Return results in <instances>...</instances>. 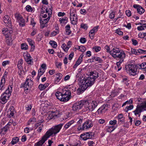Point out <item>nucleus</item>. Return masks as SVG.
<instances>
[{
  "label": "nucleus",
  "instance_id": "c756f323",
  "mask_svg": "<svg viewBox=\"0 0 146 146\" xmlns=\"http://www.w3.org/2000/svg\"><path fill=\"white\" fill-rule=\"evenodd\" d=\"M27 40L29 44L31 46L32 48H33V50H33L35 48V46L34 45L35 43L34 42L33 40L30 38H28ZM31 49H32V48H31Z\"/></svg>",
  "mask_w": 146,
  "mask_h": 146
},
{
  "label": "nucleus",
  "instance_id": "423d86ee",
  "mask_svg": "<svg viewBox=\"0 0 146 146\" xmlns=\"http://www.w3.org/2000/svg\"><path fill=\"white\" fill-rule=\"evenodd\" d=\"M70 15L71 24L73 25H76L78 21V16L76 9L73 8H71L70 9Z\"/></svg>",
  "mask_w": 146,
  "mask_h": 146
},
{
  "label": "nucleus",
  "instance_id": "ea45409f",
  "mask_svg": "<svg viewBox=\"0 0 146 146\" xmlns=\"http://www.w3.org/2000/svg\"><path fill=\"white\" fill-rule=\"evenodd\" d=\"M7 74H8V72H7L6 71H5L4 73L3 76L2 77V79L1 80V82H2V83H4V82H5V77H7Z\"/></svg>",
  "mask_w": 146,
  "mask_h": 146
},
{
  "label": "nucleus",
  "instance_id": "f3484780",
  "mask_svg": "<svg viewBox=\"0 0 146 146\" xmlns=\"http://www.w3.org/2000/svg\"><path fill=\"white\" fill-rule=\"evenodd\" d=\"M46 12V13H47L48 15V17L46 19H44L43 20L45 24H47L48 21L50 19V17H51V15L52 14V10L50 9V10H48L47 8L45 9Z\"/></svg>",
  "mask_w": 146,
  "mask_h": 146
},
{
  "label": "nucleus",
  "instance_id": "f03ea898",
  "mask_svg": "<svg viewBox=\"0 0 146 146\" xmlns=\"http://www.w3.org/2000/svg\"><path fill=\"white\" fill-rule=\"evenodd\" d=\"M93 77L89 76L85 78L84 80H80L79 85L81 88H79L78 89V94H80L82 93L88 87L92 86L94 84V79L92 78Z\"/></svg>",
  "mask_w": 146,
  "mask_h": 146
},
{
  "label": "nucleus",
  "instance_id": "052dcab7",
  "mask_svg": "<svg viewBox=\"0 0 146 146\" xmlns=\"http://www.w3.org/2000/svg\"><path fill=\"white\" fill-rule=\"evenodd\" d=\"M139 53V54L140 53H146V50H143L141 49H138V51H137Z\"/></svg>",
  "mask_w": 146,
  "mask_h": 146
},
{
  "label": "nucleus",
  "instance_id": "7ed1b4c3",
  "mask_svg": "<svg viewBox=\"0 0 146 146\" xmlns=\"http://www.w3.org/2000/svg\"><path fill=\"white\" fill-rule=\"evenodd\" d=\"M13 85L9 86L5 92L1 95V102L2 104H4L7 102L9 100L12 91Z\"/></svg>",
  "mask_w": 146,
  "mask_h": 146
},
{
  "label": "nucleus",
  "instance_id": "0eeeda50",
  "mask_svg": "<svg viewBox=\"0 0 146 146\" xmlns=\"http://www.w3.org/2000/svg\"><path fill=\"white\" fill-rule=\"evenodd\" d=\"M93 126L92 121L90 119L87 120L83 124L82 126L80 125L78 128V131L83 130L85 129H87Z\"/></svg>",
  "mask_w": 146,
  "mask_h": 146
},
{
  "label": "nucleus",
  "instance_id": "c03bdc74",
  "mask_svg": "<svg viewBox=\"0 0 146 146\" xmlns=\"http://www.w3.org/2000/svg\"><path fill=\"white\" fill-rule=\"evenodd\" d=\"M101 47L100 46H95L92 48L94 51H95L96 52L99 51L101 50Z\"/></svg>",
  "mask_w": 146,
  "mask_h": 146
},
{
  "label": "nucleus",
  "instance_id": "c9c22d12",
  "mask_svg": "<svg viewBox=\"0 0 146 146\" xmlns=\"http://www.w3.org/2000/svg\"><path fill=\"white\" fill-rule=\"evenodd\" d=\"M70 25H67L65 27L66 33L68 35H70L71 33L70 30Z\"/></svg>",
  "mask_w": 146,
  "mask_h": 146
},
{
  "label": "nucleus",
  "instance_id": "9d476101",
  "mask_svg": "<svg viewBox=\"0 0 146 146\" xmlns=\"http://www.w3.org/2000/svg\"><path fill=\"white\" fill-rule=\"evenodd\" d=\"M84 102L83 100L74 103L72 107V110L76 111L81 109L84 106Z\"/></svg>",
  "mask_w": 146,
  "mask_h": 146
},
{
  "label": "nucleus",
  "instance_id": "a18cd8bd",
  "mask_svg": "<svg viewBox=\"0 0 146 146\" xmlns=\"http://www.w3.org/2000/svg\"><path fill=\"white\" fill-rule=\"evenodd\" d=\"M78 50L80 49V51L82 52H84L86 50V48L83 46H78Z\"/></svg>",
  "mask_w": 146,
  "mask_h": 146
},
{
  "label": "nucleus",
  "instance_id": "f704fd0d",
  "mask_svg": "<svg viewBox=\"0 0 146 146\" xmlns=\"http://www.w3.org/2000/svg\"><path fill=\"white\" fill-rule=\"evenodd\" d=\"M74 121V120H72L70 121L64 125V127L66 129H67L69 126H70L73 123Z\"/></svg>",
  "mask_w": 146,
  "mask_h": 146
},
{
  "label": "nucleus",
  "instance_id": "864d4df0",
  "mask_svg": "<svg viewBox=\"0 0 146 146\" xmlns=\"http://www.w3.org/2000/svg\"><path fill=\"white\" fill-rule=\"evenodd\" d=\"M61 47L64 50L65 52L67 51L68 49V48L67 47L66 45L65 44H62L61 46Z\"/></svg>",
  "mask_w": 146,
  "mask_h": 146
},
{
  "label": "nucleus",
  "instance_id": "69168bd1",
  "mask_svg": "<svg viewBox=\"0 0 146 146\" xmlns=\"http://www.w3.org/2000/svg\"><path fill=\"white\" fill-rule=\"evenodd\" d=\"M115 13L113 12H112L109 15V17L111 19H113L114 17Z\"/></svg>",
  "mask_w": 146,
  "mask_h": 146
},
{
  "label": "nucleus",
  "instance_id": "13d9d810",
  "mask_svg": "<svg viewBox=\"0 0 146 146\" xmlns=\"http://www.w3.org/2000/svg\"><path fill=\"white\" fill-rule=\"evenodd\" d=\"M59 33V31H54L51 33V35L52 36H54L56 35L57 34H58Z\"/></svg>",
  "mask_w": 146,
  "mask_h": 146
},
{
  "label": "nucleus",
  "instance_id": "9b49d317",
  "mask_svg": "<svg viewBox=\"0 0 146 146\" xmlns=\"http://www.w3.org/2000/svg\"><path fill=\"white\" fill-rule=\"evenodd\" d=\"M84 106L86 108V110L92 111V104H91L92 100H84Z\"/></svg>",
  "mask_w": 146,
  "mask_h": 146
},
{
  "label": "nucleus",
  "instance_id": "79ce46f5",
  "mask_svg": "<svg viewBox=\"0 0 146 146\" xmlns=\"http://www.w3.org/2000/svg\"><path fill=\"white\" fill-rule=\"evenodd\" d=\"M36 118H31L28 121L27 123V125H29L31 124H34V122L36 121Z\"/></svg>",
  "mask_w": 146,
  "mask_h": 146
},
{
  "label": "nucleus",
  "instance_id": "bb28decb",
  "mask_svg": "<svg viewBox=\"0 0 146 146\" xmlns=\"http://www.w3.org/2000/svg\"><path fill=\"white\" fill-rule=\"evenodd\" d=\"M116 128V127L113 125L111 126H107L106 127V130L107 132L111 133Z\"/></svg>",
  "mask_w": 146,
  "mask_h": 146
},
{
  "label": "nucleus",
  "instance_id": "c85d7f7f",
  "mask_svg": "<svg viewBox=\"0 0 146 146\" xmlns=\"http://www.w3.org/2000/svg\"><path fill=\"white\" fill-rule=\"evenodd\" d=\"M48 85V83H46L44 85L40 84L39 85L38 88L40 90H43L47 87Z\"/></svg>",
  "mask_w": 146,
  "mask_h": 146
},
{
  "label": "nucleus",
  "instance_id": "473e14b6",
  "mask_svg": "<svg viewBox=\"0 0 146 146\" xmlns=\"http://www.w3.org/2000/svg\"><path fill=\"white\" fill-rule=\"evenodd\" d=\"M23 63V60L22 59H21L18 61L17 64V67L19 69H22V65Z\"/></svg>",
  "mask_w": 146,
  "mask_h": 146
},
{
  "label": "nucleus",
  "instance_id": "5fc2aeb1",
  "mask_svg": "<svg viewBox=\"0 0 146 146\" xmlns=\"http://www.w3.org/2000/svg\"><path fill=\"white\" fill-rule=\"evenodd\" d=\"M15 17L18 21L23 17L21 15L17 13L15 14Z\"/></svg>",
  "mask_w": 146,
  "mask_h": 146
},
{
  "label": "nucleus",
  "instance_id": "20e7f679",
  "mask_svg": "<svg viewBox=\"0 0 146 146\" xmlns=\"http://www.w3.org/2000/svg\"><path fill=\"white\" fill-rule=\"evenodd\" d=\"M137 67L136 64L130 63L127 65H126L125 67V69L126 72L129 73L130 75L134 76L136 74Z\"/></svg>",
  "mask_w": 146,
  "mask_h": 146
},
{
  "label": "nucleus",
  "instance_id": "603ef678",
  "mask_svg": "<svg viewBox=\"0 0 146 146\" xmlns=\"http://www.w3.org/2000/svg\"><path fill=\"white\" fill-rule=\"evenodd\" d=\"M26 9L28 12H32L33 10L32 7L29 5H27L26 6Z\"/></svg>",
  "mask_w": 146,
  "mask_h": 146
},
{
  "label": "nucleus",
  "instance_id": "393cba45",
  "mask_svg": "<svg viewBox=\"0 0 146 146\" xmlns=\"http://www.w3.org/2000/svg\"><path fill=\"white\" fill-rule=\"evenodd\" d=\"M56 75L58 77H56L55 80L56 84H57L59 82L60 80L62 79L63 76L62 74L60 73H57Z\"/></svg>",
  "mask_w": 146,
  "mask_h": 146
},
{
  "label": "nucleus",
  "instance_id": "6ab92c4d",
  "mask_svg": "<svg viewBox=\"0 0 146 146\" xmlns=\"http://www.w3.org/2000/svg\"><path fill=\"white\" fill-rule=\"evenodd\" d=\"M90 75V77H92V76H93L92 78L94 79L95 81L96 78H98L99 76H100V74L96 70L91 72Z\"/></svg>",
  "mask_w": 146,
  "mask_h": 146
},
{
  "label": "nucleus",
  "instance_id": "e2e57ef3",
  "mask_svg": "<svg viewBox=\"0 0 146 146\" xmlns=\"http://www.w3.org/2000/svg\"><path fill=\"white\" fill-rule=\"evenodd\" d=\"M117 34H118L119 35H123V32L121 31H120V29H117L116 31L115 32Z\"/></svg>",
  "mask_w": 146,
  "mask_h": 146
},
{
  "label": "nucleus",
  "instance_id": "e433bc0d",
  "mask_svg": "<svg viewBox=\"0 0 146 146\" xmlns=\"http://www.w3.org/2000/svg\"><path fill=\"white\" fill-rule=\"evenodd\" d=\"M9 128L8 126L7 125H6L2 129L1 133H2L3 134H5V133L7 131L8 129Z\"/></svg>",
  "mask_w": 146,
  "mask_h": 146
},
{
  "label": "nucleus",
  "instance_id": "f8f14e48",
  "mask_svg": "<svg viewBox=\"0 0 146 146\" xmlns=\"http://www.w3.org/2000/svg\"><path fill=\"white\" fill-rule=\"evenodd\" d=\"M33 82L32 80H31V79H26L25 84H22L21 87L24 88L25 90H28L30 86L33 85Z\"/></svg>",
  "mask_w": 146,
  "mask_h": 146
},
{
  "label": "nucleus",
  "instance_id": "a19ab883",
  "mask_svg": "<svg viewBox=\"0 0 146 146\" xmlns=\"http://www.w3.org/2000/svg\"><path fill=\"white\" fill-rule=\"evenodd\" d=\"M49 44L54 48H56L57 47V44L54 41L50 40L49 42Z\"/></svg>",
  "mask_w": 146,
  "mask_h": 146
},
{
  "label": "nucleus",
  "instance_id": "8fccbe9b",
  "mask_svg": "<svg viewBox=\"0 0 146 146\" xmlns=\"http://www.w3.org/2000/svg\"><path fill=\"white\" fill-rule=\"evenodd\" d=\"M57 115L55 114H53L52 113H50L47 118L48 119L50 120L53 118L55 116H56Z\"/></svg>",
  "mask_w": 146,
  "mask_h": 146
},
{
  "label": "nucleus",
  "instance_id": "a211bd4d",
  "mask_svg": "<svg viewBox=\"0 0 146 146\" xmlns=\"http://www.w3.org/2000/svg\"><path fill=\"white\" fill-rule=\"evenodd\" d=\"M108 105L107 104H104L102 106L99 108L97 112L98 113H102L108 110Z\"/></svg>",
  "mask_w": 146,
  "mask_h": 146
},
{
  "label": "nucleus",
  "instance_id": "4be33fe9",
  "mask_svg": "<svg viewBox=\"0 0 146 146\" xmlns=\"http://www.w3.org/2000/svg\"><path fill=\"white\" fill-rule=\"evenodd\" d=\"M136 66L137 68H139V69H145L146 68V63L143 62L141 64H136Z\"/></svg>",
  "mask_w": 146,
  "mask_h": 146
},
{
  "label": "nucleus",
  "instance_id": "412c9836",
  "mask_svg": "<svg viewBox=\"0 0 146 146\" xmlns=\"http://www.w3.org/2000/svg\"><path fill=\"white\" fill-rule=\"evenodd\" d=\"M30 54H28L25 58V60L27 62L30 64H31V63H33V59Z\"/></svg>",
  "mask_w": 146,
  "mask_h": 146
},
{
  "label": "nucleus",
  "instance_id": "1a4fd4ad",
  "mask_svg": "<svg viewBox=\"0 0 146 146\" xmlns=\"http://www.w3.org/2000/svg\"><path fill=\"white\" fill-rule=\"evenodd\" d=\"M55 95L57 98L62 102H67L70 98L69 96L62 94V92L58 91L56 92Z\"/></svg>",
  "mask_w": 146,
  "mask_h": 146
},
{
  "label": "nucleus",
  "instance_id": "bf43d9fd",
  "mask_svg": "<svg viewBox=\"0 0 146 146\" xmlns=\"http://www.w3.org/2000/svg\"><path fill=\"white\" fill-rule=\"evenodd\" d=\"M9 61L8 60L4 61L3 62L2 65L3 66H5L6 65L9 64Z\"/></svg>",
  "mask_w": 146,
  "mask_h": 146
},
{
  "label": "nucleus",
  "instance_id": "680f3d73",
  "mask_svg": "<svg viewBox=\"0 0 146 146\" xmlns=\"http://www.w3.org/2000/svg\"><path fill=\"white\" fill-rule=\"evenodd\" d=\"M117 123V121L116 120H111L110 121L109 123L111 125H115Z\"/></svg>",
  "mask_w": 146,
  "mask_h": 146
},
{
  "label": "nucleus",
  "instance_id": "09e8293b",
  "mask_svg": "<svg viewBox=\"0 0 146 146\" xmlns=\"http://www.w3.org/2000/svg\"><path fill=\"white\" fill-rule=\"evenodd\" d=\"M133 108V106L130 105L129 106H127L125 109V111L126 112H127L129 110L132 109Z\"/></svg>",
  "mask_w": 146,
  "mask_h": 146
},
{
  "label": "nucleus",
  "instance_id": "3c124183",
  "mask_svg": "<svg viewBox=\"0 0 146 146\" xmlns=\"http://www.w3.org/2000/svg\"><path fill=\"white\" fill-rule=\"evenodd\" d=\"M138 50L131 48V52L132 54H134L136 55H139V53L138 52Z\"/></svg>",
  "mask_w": 146,
  "mask_h": 146
},
{
  "label": "nucleus",
  "instance_id": "a878e982",
  "mask_svg": "<svg viewBox=\"0 0 146 146\" xmlns=\"http://www.w3.org/2000/svg\"><path fill=\"white\" fill-rule=\"evenodd\" d=\"M68 21V18L66 17H64L62 18H60L59 19V21L60 23L62 24H66Z\"/></svg>",
  "mask_w": 146,
  "mask_h": 146
},
{
  "label": "nucleus",
  "instance_id": "6e6d98bb",
  "mask_svg": "<svg viewBox=\"0 0 146 146\" xmlns=\"http://www.w3.org/2000/svg\"><path fill=\"white\" fill-rule=\"evenodd\" d=\"M118 92L117 91H114V92H112L111 94L110 95V96L112 97H115V96L117 95L118 94Z\"/></svg>",
  "mask_w": 146,
  "mask_h": 146
},
{
  "label": "nucleus",
  "instance_id": "58836bf2",
  "mask_svg": "<svg viewBox=\"0 0 146 146\" xmlns=\"http://www.w3.org/2000/svg\"><path fill=\"white\" fill-rule=\"evenodd\" d=\"M19 24L21 26L23 27L25 26V20L22 17L19 21H18Z\"/></svg>",
  "mask_w": 146,
  "mask_h": 146
},
{
  "label": "nucleus",
  "instance_id": "49530a36",
  "mask_svg": "<svg viewBox=\"0 0 146 146\" xmlns=\"http://www.w3.org/2000/svg\"><path fill=\"white\" fill-rule=\"evenodd\" d=\"M22 49L26 50L28 48V46L26 43H23L21 45Z\"/></svg>",
  "mask_w": 146,
  "mask_h": 146
},
{
  "label": "nucleus",
  "instance_id": "f257e3e1",
  "mask_svg": "<svg viewBox=\"0 0 146 146\" xmlns=\"http://www.w3.org/2000/svg\"><path fill=\"white\" fill-rule=\"evenodd\" d=\"M63 125V124H60L56 125L49 129L42 138L41 140L35 144V146H42L45 142L50 136L53 134L55 135L57 133L59 132Z\"/></svg>",
  "mask_w": 146,
  "mask_h": 146
},
{
  "label": "nucleus",
  "instance_id": "774afa93",
  "mask_svg": "<svg viewBox=\"0 0 146 146\" xmlns=\"http://www.w3.org/2000/svg\"><path fill=\"white\" fill-rule=\"evenodd\" d=\"M80 41L82 43H84L86 42V40L84 38H81L80 39Z\"/></svg>",
  "mask_w": 146,
  "mask_h": 146
},
{
  "label": "nucleus",
  "instance_id": "b1692460",
  "mask_svg": "<svg viewBox=\"0 0 146 146\" xmlns=\"http://www.w3.org/2000/svg\"><path fill=\"white\" fill-rule=\"evenodd\" d=\"M123 116L122 114L120 113L118 115L117 117H116V118H117L119 122H121L122 123L124 122V117H123Z\"/></svg>",
  "mask_w": 146,
  "mask_h": 146
},
{
  "label": "nucleus",
  "instance_id": "5701e85b",
  "mask_svg": "<svg viewBox=\"0 0 146 146\" xmlns=\"http://www.w3.org/2000/svg\"><path fill=\"white\" fill-rule=\"evenodd\" d=\"M62 94L67 96L68 97L69 96L70 98H71V91L67 89H65L64 91L62 92Z\"/></svg>",
  "mask_w": 146,
  "mask_h": 146
},
{
  "label": "nucleus",
  "instance_id": "4c0bfd02",
  "mask_svg": "<svg viewBox=\"0 0 146 146\" xmlns=\"http://www.w3.org/2000/svg\"><path fill=\"white\" fill-rule=\"evenodd\" d=\"M19 139L18 137H13L11 142V143L12 144L14 145L16 143L19 141Z\"/></svg>",
  "mask_w": 146,
  "mask_h": 146
},
{
  "label": "nucleus",
  "instance_id": "6e6552de",
  "mask_svg": "<svg viewBox=\"0 0 146 146\" xmlns=\"http://www.w3.org/2000/svg\"><path fill=\"white\" fill-rule=\"evenodd\" d=\"M144 111H146V101L144 102L143 105H138L135 110L133 112L135 115H138L139 117L141 112Z\"/></svg>",
  "mask_w": 146,
  "mask_h": 146
},
{
  "label": "nucleus",
  "instance_id": "72a5a7b5",
  "mask_svg": "<svg viewBox=\"0 0 146 146\" xmlns=\"http://www.w3.org/2000/svg\"><path fill=\"white\" fill-rule=\"evenodd\" d=\"M137 29L139 31H142L146 29V23L143 24V25L138 27Z\"/></svg>",
  "mask_w": 146,
  "mask_h": 146
},
{
  "label": "nucleus",
  "instance_id": "de8ad7c7",
  "mask_svg": "<svg viewBox=\"0 0 146 146\" xmlns=\"http://www.w3.org/2000/svg\"><path fill=\"white\" fill-rule=\"evenodd\" d=\"M95 33L92 30H91L89 33V36L91 40H92L93 39V37L95 35Z\"/></svg>",
  "mask_w": 146,
  "mask_h": 146
},
{
  "label": "nucleus",
  "instance_id": "aec40b11",
  "mask_svg": "<svg viewBox=\"0 0 146 146\" xmlns=\"http://www.w3.org/2000/svg\"><path fill=\"white\" fill-rule=\"evenodd\" d=\"M83 56L84 55L82 54L80 55L78 60L77 61L76 64L74 66V68H76L81 63L82 61V59Z\"/></svg>",
  "mask_w": 146,
  "mask_h": 146
},
{
  "label": "nucleus",
  "instance_id": "7c9ffc66",
  "mask_svg": "<svg viewBox=\"0 0 146 146\" xmlns=\"http://www.w3.org/2000/svg\"><path fill=\"white\" fill-rule=\"evenodd\" d=\"M10 108L9 109V110L8 111V114L9 115V117H13L14 116V113L15 112V111L14 109H11L10 110Z\"/></svg>",
  "mask_w": 146,
  "mask_h": 146
},
{
  "label": "nucleus",
  "instance_id": "2f4dec72",
  "mask_svg": "<svg viewBox=\"0 0 146 146\" xmlns=\"http://www.w3.org/2000/svg\"><path fill=\"white\" fill-rule=\"evenodd\" d=\"M40 27L41 29H42L44 27H46L47 26V24H45L44 22V21L42 20L41 18H40Z\"/></svg>",
  "mask_w": 146,
  "mask_h": 146
},
{
  "label": "nucleus",
  "instance_id": "4468645a",
  "mask_svg": "<svg viewBox=\"0 0 146 146\" xmlns=\"http://www.w3.org/2000/svg\"><path fill=\"white\" fill-rule=\"evenodd\" d=\"M133 7L137 9V12L140 15H141L145 11L144 9L140 5L134 4L133 5Z\"/></svg>",
  "mask_w": 146,
  "mask_h": 146
},
{
  "label": "nucleus",
  "instance_id": "ddd939ff",
  "mask_svg": "<svg viewBox=\"0 0 146 146\" xmlns=\"http://www.w3.org/2000/svg\"><path fill=\"white\" fill-rule=\"evenodd\" d=\"M93 135L94 134L92 133L88 132L85 134H81L80 137L83 139V140H86L88 139H91Z\"/></svg>",
  "mask_w": 146,
  "mask_h": 146
},
{
  "label": "nucleus",
  "instance_id": "37998d69",
  "mask_svg": "<svg viewBox=\"0 0 146 146\" xmlns=\"http://www.w3.org/2000/svg\"><path fill=\"white\" fill-rule=\"evenodd\" d=\"M92 59L95 60L96 61H98L99 63H101L102 62V60L99 57H96L95 56L92 57Z\"/></svg>",
  "mask_w": 146,
  "mask_h": 146
},
{
  "label": "nucleus",
  "instance_id": "338daca9",
  "mask_svg": "<svg viewBox=\"0 0 146 146\" xmlns=\"http://www.w3.org/2000/svg\"><path fill=\"white\" fill-rule=\"evenodd\" d=\"M74 55V53L73 52H71L69 56L68 59L69 60H71L73 58Z\"/></svg>",
  "mask_w": 146,
  "mask_h": 146
},
{
  "label": "nucleus",
  "instance_id": "4d7b16f0",
  "mask_svg": "<svg viewBox=\"0 0 146 146\" xmlns=\"http://www.w3.org/2000/svg\"><path fill=\"white\" fill-rule=\"evenodd\" d=\"M88 143L89 146H95L96 145L94 142L92 141H88Z\"/></svg>",
  "mask_w": 146,
  "mask_h": 146
},
{
  "label": "nucleus",
  "instance_id": "cd10ccee",
  "mask_svg": "<svg viewBox=\"0 0 146 146\" xmlns=\"http://www.w3.org/2000/svg\"><path fill=\"white\" fill-rule=\"evenodd\" d=\"M92 104V111H93L98 106V104L97 102L95 101H92L91 103Z\"/></svg>",
  "mask_w": 146,
  "mask_h": 146
},
{
  "label": "nucleus",
  "instance_id": "0e129e2a",
  "mask_svg": "<svg viewBox=\"0 0 146 146\" xmlns=\"http://www.w3.org/2000/svg\"><path fill=\"white\" fill-rule=\"evenodd\" d=\"M81 27L85 29L86 30L88 28V26L86 24H82L80 25Z\"/></svg>",
  "mask_w": 146,
  "mask_h": 146
},
{
  "label": "nucleus",
  "instance_id": "2eb2a0df",
  "mask_svg": "<svg viewBox=\"0 0 146 146\" xmlns=\"http://www.w3.org/2000/svg\"><path fill=\"white\" fill-rule=\"evenodd\" d=\"M4 22L5 24H8L10 26V28L11 29V19L9 16L5 15L3 17Z\"/></svg>",
  "mask_w": 146,
  "mask_h": 146
},
{
  "label": "nucleus",
  "instance_id": "dca6fc26",
  "mask_svg": "<svg viewBox=\"0 0 146 146\" xmlns=\"http://www.w3.org/2000/svg\"><path fill=\"white\" fill-rule=\"evenodd\" d=\"M2 32L6 38H9L11 36V31L7 29L3 28L2 29Z\"/></svg>",
  "mask_w": 146,
  "mask_h": 146
},
{
  "label": "nucleus",
  "instance_id": "39448f33",
  "mask_svg": "<svg viewBox=\"0 0 146 146\" xmlns=\"http://www.w3.org/2000/svg\"><path fill=\"white\" fill-rule=\"evenodd\" d=\"M110 54L114 58H124L125 57V54L123 51L120 52V50L118 48H113L111 51H110Z\"/></svg>",
  "mask_w": 146,
  "mask_h": 146
}]
</instances>
